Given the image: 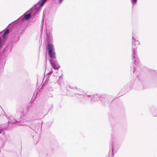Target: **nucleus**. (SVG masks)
Listing matches in <instances>:
<instances>
[{
	"label": "nucleus",
	"mask_w": 157,
	"mask_h": 157,
	"mask_svg": "<svg viewBox=\"0 0 157 157\" xmlns=\"http://www.w3.org/2000/svg\"><path fill=\"white\" fill-rule=\"evenodd\" d=\"M25 121H27V122L30 121H31V120L30 119H25Z\"/></svg>",
	"instance_id": "16"
},
{
	"label": "nucleus",
	"mask_w": 157,
	"mask_h": 157,
	"mask_svg": "<svg viewBox=\"0 0 157 157\" xmlns=\"http://www.w3.org/2000/svg\"><path fill=\"white\" fill-rule=\"evenodd\" d=\"M38 142V139H37V140H36V142H35L36 144Z\"/></svg>",
	"instance_id": "20"
},
{
	"label": "nucleus",
	"mask_w": 157,
	"mask_h": 157,
	"mask_svg": "<svg viewBox=\"0 0 157 157\" xmlns=\"http://www.w3.org/2000/svg\"><path fill=\"white\" fill-rule=\"evenodd\" d=\"M20 121H16V120L13 119L12 118L10 117L9 121H8V122L9 123L13 124L16 122H20Z\"/></svg>",
	"instance_id": "9"
},
{
	"label": "nucleus",
	"mask_w": 157,
	"mask_h": 157,
	"mask_svg": "<svg viewBox=\"0 0 157 157\" xmlns=\"http://www.w3.org/2000/svg\"><path fill=\"white\" fill-rule=\"evenodd\" d=\"M9 32V29H7L6 30V31L4 33H3V38H5V36L7 35Z\"/></svg>",
	"instance_id": "11"
},
{
	"label": "nucleus",
	"mask_w": 157,
	"mask_h": 157,
	"mask_svg": "<svg viewBox=\"0 0 157 157\" xmlns=\"http://www.w3.org/2000/svg\"><path fill=\"white\" fill-rule=\"evenodd\" d=\"M137 0H131V3L133 6H134Z\"/></svg>",
	"instance_id": "12"
},
{
	"label": "nucleus",
	"mask_w": 157,
	"mask_h": 157,
	"mask_svg": "<svg viewBox=\"0 0 157 157\" xmlns=\"http://www.w3.org/2000/svg\"><path fill=\"white\" fill-rule=\"evenodd\" d=\"M44 21V19H42V20L41 21V31H42V29H43Z\"/></svg>",
	"instance_id": "13"
},
{
	"label": "nucleus",
	"mask_w": 157,
	"mask_h": 157,
	"mask_svg": "<svg viewBox=\"0 0 157 157\" xmlns=\"http://www.w3.org/2000/svg\"><path fill=\"white\" fill-rule=\"evenodd\" d=\"M10 24H9V25H8V26L7 27H8L10 25Z\"/></svg>",
	"instance_id": "23"
},
{
	"label": "nucleus",
	"mask_w": 157,
	"mask_h": 157,
	"mask_svg": "<svg viewBox=\"0 0 157 157\" xmlns=\"http://www.w3.org/2000/svg\"><path fill=\"white\" fill-rule=\"evenodd\" d=\"M66 88H69L72 90V92H73V94L71 95L72 96L74 95L77 97L82 98L86 100L87 98H91L90 95L86 94L85 93L83 90L79 88H77L76 87H72L69 85H67L66 86Z\"/></svg>",
	"instance_id": "4"
},
{
	"label": "nucleus",
	"mask_w": 157,
	"mask_h": 157,
	"mask_svg": "<svg viewBox=\"0 0 157 157\" xmlns=\"http://www.w3.org/2000/svg\"><path fill=\"white\" fill-rule=\"evenodd\" d=\"M49 60L51 64L52 67L56 70L60 68V66L56 60L55 58H51Z\"/></svg>",
	"instance_id": "7"
},
{
	"label": "nucleus",
	"mask_w": 157,
	"mask_h": 157,
	"mask_svg": "<svg viewBox=\"0 0 157 157\" xmlns=\"http://www.w3.org/2000/svg\"><path fill=\"white\" fill-rule=\"evenodd\" d=\"M36 137V136H34L33 137V138L34 140H35V139Z\"/></svg>",
	"instance_id": "19"
},
{
	"label": "nucleus",
	"mask_w": 157,
	"mask_h": 157,
	"mask_svg": "<svg viewBox=\"0 0 157 157\" xmlns=\"http://www.w3.org/2000/svg\"><path fill=\"white\" fill-rule=\"evenodd\" d=\"M21 125H27L26 124H21Z\"/></svg>",
	"instance_id": "21"
},
{
	"label": "nucleus",
	"mask_w": 157,
	"mask_h": 157,
	"mask_svg": "<svg viewBox=\"0 0 157 157\" xmlns=\"http://www.w3.org/2000/svg\"><path fill=\"white\" fill-rule=\"evenodd\" d=\"M1 133V132L0 131V133Z\"/></svg>",
	"instance_id": "26"
},
{
	"label": "nucleus",
	"mask_w": 157,
	"mask_h": 157,
	"mask_svg": "<svg viewBox=\"0 0 157 157\" xmlns=\"http://www.w3.org/2000/svg\"><path fill=\"white\" fill-rule=\"evenodd\" d=\"M132 60L134 62V63H132L131 68L133 67V72L134 73L136 70L135 67L134 65L137 66L139 63V60L136 55V45H139L140 43L139 41H138L136 35L133 33H132Z\"/></svg>",
	"instance_id": "2"
},
{
	"label": "nucleus",
	"mask_w": 157,
	"mask_h": 157,
	"mask_svg": "<svg viewBox=\"0 0 157 157\" xmlns=\"http://www.w3.org/2000/svg\"><path fill=\"white\" fill-rule=\"evenodd\" d=\"M59 80L57 82L59 83H60V82H59V80H60V81H62V77L61 76H59Z\"/></svg>",
	"instance_id": "14"
},
{
	"label": "nucleus",
	"mask_w": 157,
	"mask_h": 157,
	"mask_svg": "<svg viewBox=\"0 0 157 157\" xmlns=\"http://www.w3.org/2000/svg\"><path fill=\"white\" fill-rule=\"evenodd\" d=\"M46 39L45 40V42L48 43L46 46V49L48 50V53L51 58H56L55 49L53 45L51 43L52 42V34L50 32L46 31Z\"/></svg>",
	"instance_id": "3"
},
{
	"label": "nucleus",
	"mask_w": 157,
	"mask_h": 157,
	"mask_svg": "<svg viewBox=\"0 0 157 157\" xmlns=\"http://www.w3.org/2000/svg\"><path fill=\"white\" fill-rule=\"evenodd\" d=\"M110 97L106 95L101 94L98 95V94H95L92 95V97L91 96L90 98H87L86 100L90 101L93 102L100 99L103 103H105V102L107 103L109 101H111L112 100H110Z\"/></svg>",
	"instance_id": "5"
},
{
	"label": "nucleus",
	"mask_w": 157,
	"mask_h": 157,
	"mask_svg": "<svg viewBox=\"0 0 157 157\" xmlns=\"http://www.w3.org/2000/svg\"><path fill=\"white\" fill-rule=\"evenodd\" d=\"M46 61H47V59H46Z\"/></svg>",
	"instance_id": "25"
},
{
	"label": "nucleus",
	"mask_w": 157,
	"mask_h": 157,
	"mask_svg": "<svg viewBox=\"0 0 157 157\" xmlns=\"http://www.w3.org/2000/svg\"><path fill=\"white\" fill-rule=\"evenodd\" d=\"M12 48V46L11 44H8L3 49L2 51V52L3 53H9L11 51Z\"/></svg>",
	"instance_id": "8"
},
{
	"label": "nucleus",
	"mask_w": 157,
	"mask_h": 157,
	"mask_svg": "<svg viewBox=\"0 0 157 157\" xmlns=\"http://www.w3.org/2000/svg\"><path fill=\"white\" fill-rule=\"evenodd\" d=\"M110 147H109V148H110Z\"/></svg>",
	"instance_id": "24"
},
{
	"label": "nucleus",
	"mask_w": 157,
	"mask_h": 157,
	"mask_svg": "<svg viewBox=\"0 0 157 157\" xmlns=\"http://www.w3.org/2000/svg\"><path fill=\"white\" fill-rule=\"evenodd\" d=\"M48 97H53V95L52 94H50L48 95Z\"/></svg>",
	"instance_id": "17"
},
{
	"label": "nucleus",
	"mask_w": 157,
	"mask_h": 157,
	"mask_svg": "<svg viewBox=\"0 0 157 157\" xmlns=\"http://www.w3.org/2000/svg\"><path fill=\"white\" fill-rule=\"evenodd\" d=\"M63 0H59V3L61 4Z\"/></svg>",
	"instance_id": "18"
},
{
	"label": "nucleus",
	"mask_w": 157,
	"mask_h": 157,
	"mask_svg": "<svg viewBox=\"0 0 157 157\" xmlns=\"http://www.w3.org/2000/svg\"><path fill=\"white\" fill-rule=\"evenodd\" d=\"M46 0H40L37 4L34 5V6L30 9V13L27 14L24 13L14 21L16 23H19V24H20L21 22L25 20H29L31 18L32 15H35L37 13Z\"/></svg>",
	"instance_id": "1"
},
{
	"label": "nucleus",
	"mask_w": 157,
	"mask_h": 157,
	"mask_svg": "<svg viewBox=\"0 0 157 157\" xmlns=\"http://www.w3.org/2000/svg\"><path fill=\"white\" fill-rule=\"evenodd\" d=\"M5 44V40H2V39L0 37V50L2 48L3 46Z\"/></svg>",
	"instance_id": "10"
},
{
	"label": "nucleus",
	"mask_w": 157,
	"mask_h": 157,
	"mask_svg": "<svg viewBox=\"0 0 157 157\" xmlns=\"http://www.w3.org/2000/svg\"><path fill=\"white\" fill-rule=\"evenodd\" d=\"M52 71H51L49 72L47 74L48 75H47V76H48V77L49 78V75L50 74H51L52 73Z\"/></svg>",
	"instance_id": "15"
},
{
	"label": "nucleus",
	"mask_w": 157,
	"mask_h": 157,
	"mask_svg": "<svg viewBox=\"0 0 157 157\" xmlns=\"http://www.w3.org/2000/svg\"><path fill=\"white\" fill-rule=\"evenodd\" d=\"M21 33L19 32H14L11 35V40L13 42H16L20 38Z\"/></svg>",
	"instance_id": "6"
},
{
	"label": "nucleus",
	"mask_w": 157,
	"mask_h": 157,
	"mask_svg": "<svg viewBox=\"0 0 157 157\" xmlns=\"http://www.w3.org/2000/svg\"><path fill=\"white\" fill-rule=\"evenodd\" d=\"M5 115L6 117H7V119H8V117H7V116H6V114H5Z\"/></svg>",
	"instance_id": "22"
}]
</instances>
